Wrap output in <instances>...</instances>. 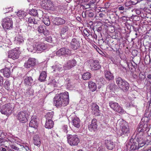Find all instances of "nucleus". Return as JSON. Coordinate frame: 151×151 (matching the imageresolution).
Masks as SVG:
<instances>
[{
    "mask_svg": "<svg viewBox=\"0 0 151 151\" xmlns=\"http://www.w3.org/2000/svg\"><path fill=\"white\" fill-rule=\"evenodd\" d=\"M69 103L68 92H65L57 94L54 98V104L58 108H62Z\"/></svg>",
    "mask_w": 151,
    "mask_h": 151,
    "instance_id": "f257e3e1",
    "label": "nucleus"
},
{
    "mask_svg": "<svg viewBox=\"0 0 151 151\" xmlns=\"http://www.w3.org/2000/svg\"><path fill=\"white\" fill-rule=\"evenodd\" d=\"M69 103L68 92H65L57 94L54 98V104L58 108H62Z\"/></svg>",
    "mask_w": 151,
    "mask_h": 151,
    "instance_id": "f03ea898",
    "label": "nucleus"
},
{
    "mask_svg": "<svg viewBox=\"0 0 151 151\" xmlns=\"http://www.w3.org/2000/svg\"><path fill=\"white\" fill-rule=\"evenodd\" d=\"M151 119V109L146 110L144 116L142 119V122L138 125L137 127L138 133H141V134L145 131L151 132V129L148 127L147 122Z\"/></svg>",
    "mask_w": 151,
    "mask_h": 151,
    "instance_id": "7ed1b4c3",
    "label": "nucleus"
},
{
    "mask_svg": "<svg viewBox=\"0 0 151 151\" xmlns=\"http://www.w3.org/2000/svg\"><path fill=\"white\" fill-rule=\"evenodd\" d=\"M116 83L118 87L124 92H126L128 90L129 85V83L124 79L120 77L116 78Z\"/></svg>",
    "mask_w": 151,
    "mask_h": 151,
    "instance_id": "20e7f679",
    "label": "nucleus"
},
{
    "mask_svg": "<svg viewBox=\"0 0 151 151\" xmlns=\"http://www.w3.org/2000/svg\"><path fill=\"white\" fill-rule=\"evenodd\" d=\"M68 143L71 146H77L80 142L78 135L68 134L66 135Z\"/></svg>",
    "mask_w": 151,
    "mask_h": 151,
    "instance_id": "39448f33",
    "label": "nucleus"
},
{
    "mask_svg": "<svg viewBox=\"0 0 151 151\" xmlns=\"http://www.w3.org/2000/svg\"><path fill=\"white\" fill-rule=\"evenodd\" d=\"M81 39L77 36H73L70 42V47L73 50L79 49L81 47Z\"/></svg>",
    "mask_w": 151,
    "mask_h": 151,
    "instance_id": "423d86ee",
    "label": "nucleus"
},
{
    "mask_svg": "<svg viewBox=\"0 0 151 151\" xmlns=\"http://www.w3.org/2000/svg\"><path fill=\"white\" fill-rule=\"evenodd\" d=\"M12 107L10 103L6 104L2 106L0 109V112L8 116L12 113Z\"/></svg>",
    "mask_w": 151,
    "mask_h": 151,
    "instance_id": "0eeeda50",
    "label": "nucleus"
},
{
    "mask_svg": "<svg viewBox=\"0 0 151 151\" xmlns=\"http://www.w3.org/2000/svg\"><path fill=\"white\" fill-rule=\"evenodd\" d=\"M29 114L26 111H20L17 115V119L20 122L25 123L29 118Z\"/></svg>",
    "mask_w": 151,
    "mask_h": 151,
    "instance_id": "6e6552de",
    "label": "nucleus"
},
{
    "mask_svg": "<svg viewBox=\"0 0 151 151\" xmlns=\"http://www.w3.org/2000/svg\"><path fill=\"white\" fill-rule=\"evenodd\" d=\"M109 105L110 107L114 111L117 112L120 114L125 113L126 111L117 103L111 101L109 102Z\"/></svg>",
    "mask_w": 151,
    "mask_h": 151,
    "instance_id": "1a4fd4ad",
    "label": "nucleus"
},
{
    "mask_svg": "<svg viewBox=\"0 0 151 151\" xmlns=\"http://www.w3.org/2000/svg\"><path fill=\"white\" fill-rule=\"evenodd\" d=\"M109 105L110 107L114 111L117 112L120 114L125 113L126 111L117 103L111 101L109 102Z\"/></svg>",
    "mask_w": 151,
    "mask_h": 151,
    "instance_id": "9d476101",
    "label": "nucleus"
},
{
    "mask_svg": "<svg viewBox=\"0 0 151 151\" xmlns=\"http://www.w3.org/2000/svg\"><path fill=\"white\" fill-rule=\"evenodd\" d=\"M69 28L67 26H64L61 29L60 36L63 39L68 38L72 35V31H70Z\"/></svg>",
    "mask_w": 151,
    "mask_h": 151,
    "instance_id": "9b49d317",
    "label": "nucleus"
},
{
    "mask_svg": "<svg viewBox=\"0 0 151 151\" xmlns=\"http://www.w3.org/2000/svg\"><path fill=\"white\" fill-rule=\"evenodd\" d=\"M2 26L4 29H10L12 28L13 22L12 19L6 17L3 20Z\"/></svg>",
    "mask_w": 151,
    "mask_h": 151,
    "instance_id": "f8f14e48",
    "label": "nucleus"
},
{
    "mask_svg": "<svg viewBox=\"0 0 151 151\" xmlns=\"http://www.w3.org/2000/svg\"><path fill=\"white\" fill-rule=\"evenodd\" d=\"M129 132V128L128 126L126 124L122 125L120 130L117 133L118 136L124 137L127 136Z\"/></svg>",
    "mask_w": 151,
    "mask_h": 151,
    "instance_id": "ddd939ff",
    "label": "nucleus"
},
{
    "mask_svg": "<svg viewBox=\"0 0 151 151\" xmlns=\"http://www.w3.org/2000/svg\"><path fill=\"white\" fill-rule=\"evenodd\" d=\"M77 62L75 59H72L69 60L67 61L66 63L63 66V68L64 70H69L77 65Z\"/></svg>",
    "mask_w": 151,
    "mask_h": 151,
    "instance_id": "4468645a",
    "label": "nucleus"
},
{
    "mask_svg": "<svg viewBox=\"0 0 151 151\" xmlns=\"http://www.w3.org/2000/svg\"><path fill=\"white\" fill-rule=\"evenodd\" d=\"M70 54V51L66 47H63L56 52V55L59 56H61L69 55Z\"/></svg>",
    "mask_w": 151,
    "mask_h": 151,
    "instance_id": "2eb2a0df",
    "label": "nucleus"
},
{
    "mask_svg": "<svg viewBox=\"0 0 151 151\" xmlns=\"http://www.w3.org/2000/svg\"><path fill=\"white\" fill-rule=\"evenodd\" d=\"M36 65V60L35 58H30L24 64V66L27 68L34 67Z\"/></svg>",
    "mask_w": 151,
    "mask_h": 151,
    "instance_id": "dca6fc26",
    "label": "nucleus"
},
{
    "mask_svg": "<svg viewBox=\"0 0 151 151\" xmlns=\"http://www.w3.org/2000/svg\"><path fill=\"white\" fill-rule=\"evenodd\" d=\"M19 57V52L16 49H14L9 51L8 54V57L9 58L15 60L17 59Z\"/></svg>",
    "mask_w": 151,
    "mask_h": 151,
    "instance_id": "f3484780",
    "label": "nucleus"
},
{
    "mask_svg": "<svg viewBox=\"0 0 151 151\" xmlns=\"http://www.w3.org/2000/svg\"><path fill=\"white\" fill-rule=\"evenodd\" d=\"M34 81L31 76H25L24 77V83L25 86H29L34 85Z\"/></svg>",
    "mask_w": 151,
    "mask_h": 151,
    "instance_id": "a211bd4d",
    "label": "nucleus"
},
{
    "mask_svg": "<svg viewBox=\"0 0 151 151\" xmlns=\"http://www.w3.org/2000/svg\"><path fill=\"white\" fill-rule=\"evenodd\" d=\"M133 138H131L129 142V145L130 146V149L129 151H133L138 149L139 147L137 141L135 142Z\"/></svg>",
    "mask_w": 151,
    "mask_h": 151,
    "instance_id": "6ab92c4d",
    "label": "nucleus"
},
{
    "mask_svg": "<svg viewBox=\"0 0 151 151\" xmlns=\"http://www.w3.org/2000/svg\"><path fill=\"white\" fill-rule=\"evenodd\" d=\"M90 65V68L92 70H97L101 68L99 62L97 60H92Z\"/></svg>",
    "mask_w": 151,
    "mask_h": 151,
    "instance_id": "aec40b11",
    "label": "nucleus"
},
{
    "mask_svg": "<svg viewBox=\"0 0 151 151\" xmlns=\"http://www.w3.org/2000/svg\"><path fill=\"white\" fill-rule=\"evenodd\" d=\"M44 1L46 3L42 6L43 8L47 10H52L53 4L50 0H44Z\"/></svg>",
    "mask_w": 151,
    "mask_h": 151,
    "instance_id": "412c9836",
    "label": "nucleus"
},
{
    "mask_svg": "<svg viewBox=\"0 0 151 151\" xmlns=\"http://www.w3.org/2000/svg\"><path fill=\"white\" fill-rule=\"evenodd\" d=\"M91 109L92 112L96 116H99V115L100 111L99 110V107L96 104L93 103L91 105Z\"/></svg>",
    "mask_w": 151,
    "mask_h": 151,
    "instance_id": "4be33fe9",
    "label": "nucleus"
},
{
    "mask_svg": "<svg viewBox=\"0 0 151 151\" xmlns=\"http://www.w3.org/2000/svg\"><path fill=\"white\" fill-rule=\"evenodd\" d=\"M97 120L95 119H93L92 120L91 124L88 126V129L91 132L94 131L97 129Z\"/></svg>",
    "mask_w": 151,
    "mask_h": 151,
    "instance_id": "5701e85b",
    "label": "nucleus"
},
{
    "mask_svg": "<svg viewBox=\"0 0 151 151\" xmlns=\"http://www.w3.org/2000/svg\"><path fill=\"white\" fill-rule=\"evenodd\" d=\"M37 29L40 33H42L45 35H47L49 34V31L46 29L45 25H40L38 27Z\"/></svg>",
    "mask_w": 151,
    "mask_h": 151,
    "instance_id": "b1692460",
    "label": "nucleus"
},
{
    "mask_svg": "<svg viewBox=\"0 0 151 151\" xmlns=\"http://www.w3.org/2000/svg\"><path fill=\"white\" fill-rule=\"evenodd\" d=\"M127 64L128 66L129 69L132 73L135 71L137 67V64L133 61L130 63L127 62Z\"/></svg>",
    "mask_w": 151,
    "mask_h": 151,
    "instance_id": "393cba45",
    "label": "nucleus"
},
{
    "mask_svg": "<svg viewBox=\"0 0 151 151\" xmlns=\"http://www.w3.org/2000/svg\"><path fill=\"white\" fill-rule=\"evenodd\" d=\"M38 122L37 119L35 116H32L29 123V126L35 128L37 127Z\"/></svg>",
    "mask_w": 151,
    "mask_h": 151,
    "instance_id": "a878e982",
    "label": "nucleus"
},
{
    "mask_svg": "<svg viewBox=\"0 0 151 151\" xmlns=\"http://www.w3.org/2000/svg\"><path fill=\"white\" fill-rule=\"evenodd\" d=\"M1 73H3V76L7 78H9L11 76V71L10 68H5L0 70Z\"/></svg>",
    "mask_w": 151,
    "mask_h": 151,
    "instance_id": "bb28decb",
    "label": "nucleus"
},
{
    "mask_svg": "<svg viewBox=\"0 0 151 151\" xmlns=\"http://www.w3.org/2000/svg\"><path fill=\"white\" fill-rule=\"evenodd\" d=\"M36 46L37 51H42L46 50L47 48V46L44 43H36Z\"/></svg>",
    "mask_w": 151,
    "mask_h": 151,
    "instance_id": "cd10ccee",
    "label": "nucleus"
},
{
    "mask_svg": "<svg viewBox=\"0 0 151 151\" xmlns=\"http://www.w3.org/2000/svg\"><path fill=\"white\" fill-rule=\"evenodd\" d=\"M105 144L108 150H112L114 147V143L110 140H105Z\"/></svg>",
    "mask_w": 151,
    "mask_h": 151,
    "instance_id": "c85d7f7f",
    "label": "nucleus"
},
{
    "mask_svg": "<svg viewBox=\"0 0 151 151\" xmlns=\"http://www.w3.org/2000/svg\"><path fill=\"white\" fill-rule=\"evenodd\" d=\"M111 24H108V25L104 24V29L106 30V32L107 34L113 32L114 28L113 26L111 25Z\"/></svg>",
    "mask_w": 151,
    "mask_h": 151,
    "instance_id": "c756f323",
    "label": "nucleus"
},
{
    "mask_svg": "<svg viewBox=\"0 0 151 151\" xmlns=\"http://www.w3.org/2000/svg\"><path fill=\"white\" fill-rule=\"evenodd\" d=\"M54 20L55 24L57 25L63 24L65 22V20L63 18L59 17H56Z\"/></svg>",
    "mask_w": 151,
    "mask_h": 151,
    "instance_id": "7c9ffc66",
    "label": "nucleus"
},
{
    "mask_svg": "<svg viewBox=\"0 0 151 151\" xmlns=\"http://www.w3.org/2000/svg\"><path fill=\"white\" fill-rule=\"evenodd\" d=\"M33 143L38 147L40 146L41 144V140L38 135H36L34 137Z\"/></svg>",
    "mask_w": 151,
    "mask_h": 151,
    "instance_id": "2f4dec72",
    "label": "nucleus"
},
{
    "mask_svg": "<svg viewBox=\"0 0 151 151\" xmlns=\"http://www.w3.org/2000/svg\"><path fill=\"white\" fill-rule=\"evenodd\" d=\"M54 122L52 120H46L45 127L46 128L51 129L53 127Z\"/></svg>",
    "mask_w": 151,
    "mask_h": 151,
    "instance_id": "473e14b6",
    "label": "nucleus"
},
{
    "mask_svg": "<svg viewBox=\"0 0 151 151\" xmlns=\"http://www.w3.org/2000/svg\"><path fill=\"white\" fill-rule=\"evenodd\" d=\"M15 41L17 44H20L23 43L24 40L22 36L18 35L15 37Z\"/></svg>",
    "mask_w": 151,
    "mask_h": 151,
    "instance_id": "72a5a7b5",
    "label": "nucleus"
},
{
    "mask_svg": "<svg viewBox=\"0 0 151 151\" xmlns=\"http://www.w3.org/2000/svg\"><path fill=\"white\" fill-rule=\"evenodd\" d=\"M88 87L91 91L93 92L96 90L97 87L95 83L90 81L88 82Z\"/></svg>",
    "mask_w": 151,
    "mask_h": 151,
    "instance_id": "f704fd0d",
    "label": "nucleus"
},
{
    "mask_svg": "<svg viewBox=\"0 0 151 151\" xmlns=\"http://www.w3.org/2000/svg\"><path fill=\"white\" fill-rule=\"evenodd\" d=\"M73 125L76 127L79 128L80 127V120L79 118L76 117L73 120Z\"/></svg>",
    "mask_w": 151,
    "mask_h": 151,
    "instance_id": "c9c22d12",
    "label": "nucleus"
},
{
    "mask_svg": "<svg viewBox=\"0 0 151 151\" xmlns=\"http://www.w3.org/2000/svg\"><path fill=\"white\" fill-rule=\"evenodd\" d=\"M104 12H99V16L97 21L98 24H101L103 26V23L104 22L103 17L104 16Z\"/></svg>",
    "mask_w": 151,
    "mask_h": 151,
    "instance_id": "e433bc0d",
    "label": "nucleus"
},
{
    "mask_svg": "<svg viewBox=\"0 0 151 151\" xmlns=\"http://www.w3.org/2000/svg\"><path fill=\"white\" fill-rule=\"evenodd\" d=\"M44 39L45 41L50 43H54L56 40V37H52L51 36H46L44 37Z\"/></svg>",
    "mask_w": 151,
    "mask_h": 151,
    "instance_id": "4c0bfd02",
    "label": "nucleus"
},
{
    "mask_svg": "<svg viewBox=\"0 0 151 151\" xmlns=\"http://www.w3.org/2000/svg\"><path fill=\"white\" fill-rule=\"evenodd\" d=\"M47 77L46 73L45 71H42L40 73L39 80L41 81H44Z\"/></svg>",
    "mask_w": 151,
    "mask_h": 151,
    "instance_id": "58836bf2",
    "label": "nucleus"
},
{
    "mask_svg": "<svg viewBox=\"0 0 151 151\" xmlns=\"http://www.w3.org/2000/svg\"><path fill=\"white\" fill-rule=\"evenodd\" d=\"M42 21L47 26H49L50 25V22L49 17L48 16H44L43 18Z\"/></svg>",
    "mask_w": 151,
    "mask_h": 151,
    "instance_id": "ea45409f",
    "label": "nucleus"
},
{
    "mask_svg": "<svg viewBox=\"0 0 151 151\" xmlns=\"http://www.w3.org/2000/svg\"><path fill=\"white\" fill-rule=\"evenodd\" d=\"M54 114L53 111H51L48 112L45 115L46 120H52V119L53 117Z\"/></svg>",
    "mask_w": 151,
    "mask_h": 151,
    "instance_id": "a19ab883",
    "label": "nucleus"
},
{
    "mask_svg": "<svg viewBox=\"0 0 151 151\" xmlns=\"http://www.w3.org/2000/svg\"><path fill=\"white\" fill-rule=\"evenodd\" d=\"M105 76L108 80H111L114 78V76L110 72L107 71L105 74Z\"/></svg>",
    "mask_w": 151,
    "mask_h": 151,
    "instance_id": "79ce46f5",
    "label": "nucleus"
},
{
    "mask_svg": "<svg viewBox=\"0 0 151 151\" xmlns=\"http://www.w3.org/2000/svg\"><path fill=\"white\" fill-rule=\"evenodd\" d=\"M28 51L34 53L37 51V47L36 46V43L34 44L33 45H31L29 48H28Z\"/></svg>",
    "mask_w": 151,
    "mask_h": 151,
    "instance_id": "37998d69",
    "label": "nucleus"
},
{
    "mask_svg": "<svg viewBox=\"0 0 151 151\" xmlns=\"http://www.w3.org/2000/svg\"><path fill=\"white\" fill-rule=\"evenodd\" d=\"M91 74L88 72L85 73L82 75V77L84 80H88L91 78Z\"/></svg>",
    "mask_w": 151,
    "mask_h": 151,
    "instance_id": "c03bdc74",
    "label": "nucleus"
},
{
    "mask_svg": "<svg viewBox=\"0 0 151 151\" xmlns=\"http://www.w3.org/2000/svg\"><path fill=\"white\" fill-rule=\"evenodd\" d=\"M137 143L138 144L139 147H142L143 146L146 144L145 142L142 139H138L137 141Z\"/></svg>",
    "mask_w": 151,
    "mask_h": 151,
    "instance_id": "a18cd8bd",
    "label": "nucleus"
},
{
    "mask_svg": "<svg viewBox=\"0 0 151 151\" xmlns=\"http://www.w3.org/2000/svg\"><path fill=\"white\" fill-rule=\"evenodd\" d=\"M29 14L34 16H35L38 14L37 11L36 9H33L29 10Z\"/></svg>",
    "mask_w": 151,
    "mask_h": 151,
    "instance_id": "49530a36",
    "label": "nucleus"
},
{
    "mask_svg": "<svg viewBox=\"0 0 151 151\" xmlns=\"http://www.w3.org/2000/svg\"><path fill=\"white\" fill-rule=\"evenodd\" d=\"M111 14H112V12L110 10H108L106 11V12H105L104 14V16L105 18H109L110 19H111L110 15Z\"/></svg>",
    "mask_w": 151,
    "mask_h": 151,
    "instance_id": "de8ad7c7",
    "label": "nucleus"
},
{
    "mask_svg": "<svg viewBox=\"0 0 151 151\" xmlns=\"http://www.w3.org/2000/svg\"><path fill=\"white\" fill-rule=\"evenodd\" d=\"M139 80L142 81H144L146 78V76L145 73H140L139 75Z\"/></svg>",
    "mask_w": 151,
    "mask_h": 151,
    "instance_id": "09e8293b",
    "label": "nucleus"
},
{
    "mask_svg": "<svg viewBox=\"0 0 151 151\" xmlns=\"http://www.w3.org/2000/svg\"><path fill=\"white\" fill-rule=\"evenodd\" d=\"M85 17L87 15V16L89 17H93L94 15V14L93 12L89 11H86L85 12Z\"/></svg>",
    "mask_w": 151,
    "mask_h": 151,
    "instance_id": "8fccbe9b",
    "label": "nucleus"
},
{
    "mask_svg": "<svg viewBox=\"0 0 151 151\" xmlns=\"http://www.w3.org/2000/svg\"><path fill=\"white\" fill-rule=\"evenodd\" d=\"M10 147L11 149L14 150V151H20L19 148L15 145H11Z\"/></svg>",
    "mask_w": 151,
    "mask_h": 151,
    "instance_id": "3c124183",
    "label": "nucleus"
},
{
    "mask_svg": "<svg viewBox=\"0 0 151 151\" xmlns=\"http://www.w3.org/2000/svg\"><path fill=\"white\" fill-rule=\"evenodd\" d=\"M114 85L113 83H111L107 87V91L109 90L110 91L113 90L114 88Z\"/></svg>",
    "mask_w": 151,
    "mask_h": 151,
    "instance_id": "603ef678",
    "label": "nucleus"
},
{
    "mask_svg": "<svg viewBox=\"0 0 151 151\" xmlns=\"http://www.w3.org/2000/svg\"><path fill=\"white\" fill-rule=\"evenodd\" d=\"M127 5H128V3H126L125 5H124L123 6L119 7H118V10L119 11H124V10H125L126 9L125 8Z\"/></svg>",
    "mask_w": 151,
    "mask_h": 151,
    "instance_id": "864d4df0",
    "label": "nucleus"
},
{
    "mask_svg": "<svg viewBox=\"0 0 151 151\" xmlns=\"http://www.w3.org/2000/svg\"><path fill=\"white\" fill-rule=\"evenodd\" d=\"M139 1L137 0H130V1L127 3H128V4L135 5Z\"/></svg>",
    "mask_w": 151,
    "mask_h": 151,
    "instance_id": "5fc2aeb1",
    "label": "nucleus"
},
{
    "mask_svg": "<svg viewBox=\"0 0 151 151\" xmlns=\"http://www.w3.org/2000/svg\"><path fill=\"white\" fill-rule=\"evenodd\" d=\"M25 94L26 96L27 97L32 94V91L30 89H28L26 90Z\"/></svg>",
    "mask_w": 151,
    "mask_h": 151,
    "instance_id": "6e6d98bb",
    "label": "nucleus"
},
{
    "mask_svg": "<svg viewBox=\"0 0 151 151\" xmlns=\"http://www.w3.org/2000/svg\"><path fill=\"white\" fill-rule=\"evenodd\" d=\"M4 87L6 88H8L9 87V86L10 83L9 81H6L4 84Z\"/></svg>",
    "mask_w": 151,
    "mask_h": 151,
    "instance_id": "4d7b16f0",
    "label": "nucleus"
},
{
    "mask_svg": "<svg viewBox=\"0 0 151 151\" xmlns=\"http://www.w3.org/2000/svg\"><path fill=\"white\" fill-rule=\"evenodd\" d=\"M3 78L0 75V88H2V86L3 84Z\"/></svg>",
    "mask_w": 151,
    "mask_h": 151,
    "instance_id": "13d9d810",
    "label": "nucleus"
},
{
    "mask_svg": "<svg viewBox=\"0 0 151 151\" xmlns=\"http://www.w3.org/2000/svg\"><path fill=\"white\" fill-rule=\"evenodd\" d=\"M24 12L21 11H18L17 13V15L19 17H20L21 16H22L24 15Z\"/></svg>",
    "mask_w": 151,
    "mask_h": 151,
    "instance_id": "bf43d9fd",
    "label": "nucleus"
},
{
    "mask_svg": "<svg viewBox=\"0 0 151 151\" xmlns=\"http://www.w3.org/2000/svg\"><path fill=\"white\" fill-rule=\"evenodd\" d=\"M35 18L33 17H30L28 18V22L30 23H33L35 20Z\"/></svg>",
    "mask_w": 151,
    "mask_h": 151,
    "instance_id": "052dcab7",
    "label": "nucleus"
},
{
    "mask_svg": "<svg viewBox=\"0 0 151 151\" xmlns=\"http://www.w3.org/2000/svg\"><path fill=\"white\" fill-rule=\"evenodd\" d=\"M63 131L66 133H67L68 132V126L67 125H64L63 128Z\"/></svg>",
    "mask_w": 151,
    "mask_h": 151,
    "instance_id": "680f3d73",
    "label": "nucleus"
},
{
    "mask_svg": "<svg viewBox=\"0 0 151 151\" xmlns=\"http://www.w3.org/2000/svg\"><path fill=\"white\" fill-rule=\"evenodd\" d=\"M109 18H104V24L108 25V24H111L109 21Z\"/></svg>",
    "mask_w": 151,
    "mask_h": 151,
    "instance_id": "e2e57ef3",
    "label": "nucleus"
},
{
    "mask_svg": "<svg viewBox=\"0 0 151 151\" xmlns=\"http://www.w3.org/2000/svg\"><path fill=\"white\" fill-rule=\"evenodd\" d=\"M127 17L125 16H122L121 18V19L124 22H126L127 20Z\"/></svg>",
    "mask_w": 151,
    "mask_h": 151,
    "instance_id": "0e129e2a",
    "label": "nucleus"
},
{
    "mask_svg": "<svg viewBox=\"0 0 151 151\" xmlns=\"http://www.w3.org/2000/svg\"><path fill=\"white\" fill-rule=\"evenodd\" d=\"M51 83L53 85V86L54 87L57 86V82H56L55 80V79H53L52 80V82H51Z\"/></svg>",
    "mask_w": 151,
    "mask_h": 151,
    "instance_id": "69168bd1",
    "label": "nucleus"
},
{
    "mask_svg": "<svg viewBox=\"0 0 151 151\" xmlns=\"http://www.w3.org/2000/svg\"><path fill=\"white\" fill-rule=\"evenodd\" d=\"M138 53L137 51L136 50H134L132 51V53L133 55L134 56H136L137 55V54Z\"/></svg>",
    "mask_w": 151,
    "mask_h": 151,
    "instance_id": "338daca9",
    "label": "nucleus"
},
{
    "mask_svg": "<svg viewBox=\"0 0 151 151\" xmlns=\"http://www.w3.org/2000/svg\"><path fill=\"white\" fill-rule=\"evenodd\" d=\"M110 4L109 3L106 2L104 4V9H107L110 6Z\"/></svg>",
    "mask_w": 151,
    "mask_h": 151,
    "instance_id": "774afa93",
    "label": "nucleus"
}]
</instances>
